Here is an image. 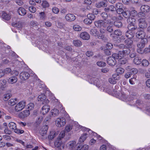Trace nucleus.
<instances>
[{"label": "nucleus", "mask_w": 150, "mask_h": 150, "mask_svg": "<svg viewBox=\"0 0 150 150\" xmlns=\"http://www.w3.org/2000/svg\"><path fill=\"white\" fill-rule=\"evenodd\" d=\"M80 36V38L84 40H88L90 37L88 34L86 32L81 33Z\"/></svg>", "instance_id": "nucleus-15"}, {"label": "nucleus", "mask_w": 150, "mask_h": 150, "mask_svg": "<svg viewBox=\"0 0 150 150\" xmlns=\"http://www.w3.org/2000/svg\"><path fill=\"white\" fill-rule=\"evenodd\" d=\"M26 104L25 102L24 101H22L19 102L15 106V110L16 112L20 111L25 108Z\"/></svg>", "instance_id": "nucleus-3"}, {"label": "nucleus", "mask_w": 150, "mask_h": 150, "mask_svg": "<svg viewBox=\"0 0 150 150\" xmlns=\"http://www.w3.org/2000/svg\"><path fill=\"white\" fill-rule=\"evenodd\" d=\"M127 21L129 22L130 23L129 24H136V19L134 18L130 17L128 18Z\"/></svg>", "instance_id": "nucleus-38"}, {"label": "nucleus", "mask_w": 150, "mask_h": 150, "mask_svg": "<svg viewBox=\"0 0 150 150\" xmlns=\"http://www.w3.org/2000/svg\"><path fill=\"white\" fill-rule=\"evenodd\" d=\"M112 78L115 80H119L120 77L119 75L117 73L115 74L112 75Z\"/></svg>", "instance_id": "nucleus-56"}, {"label": "nucleus", "mask_w": 150, "mask_h": 150, "mask_svg": "<svg viewBox=\"0 0 150 150\" xmlns=\"http://www.w3.org/2000/svg\"><path fill=\"white\" fill-rule=\"evenodd\" d=\"M122 15L125 18H129L130 16V13L129 11L128 10L125 11L123 13Z\"/></svg>", "instance_id": "nucleus-40"}, {"label": "nucleus", "mask_w": 150, "mask_h": 150, "mask_svg": "<svg viewBox=\"0 0 150 150\" xmlns=\"http://www.w3.org/2000/svg\"><path fill=\"white\" fill-rule=\"evenodd\" d=\"M124 92H120L117 91H116V95L117 97L118 98L120 99H121L125 98V97H122L123 95H124Z\"/></svg>", "instance_id": "nucleus-33"}, {"label": "nucleus", "mask_w": 150, "mask_h": 150, "mask_svg": "<svg viewBox=\"0 0 150 150\" xmlns=\"http://www.w3.org/2000/svg\"><path fill=\"white\" fill-rule=\"evenodd\" d=\"M34 104L33 103H30L27 105V109L29 111L33 110L34 108Z\"/></svg>", "instance_id": "nucleus-47"}, {"label": "nucleus", "mask_w": 150, "mask_h": 150, "mask_svg": "<svg viewBox=\"0 0 150 150\" xmlns=\"http://www.w3.org/2000/svg\"><path fill=\"white\" fill-rule=\"evenodd\" d=\"M30 76V74L26 72H22L20 74L19 77L22 81H25L28 79Z\"/></svg>", "instance_id": "nucleus-8"}, {"label": "nucleus", "mask_w": 150, "mask_h": 150, "mask_svg": "<svg viewBox=\"0 0 150 150\" xmlns=\"http://www.w3.org/2000/svg\"><path fill=\"white\" fill-rule=\"evenodd\" d=\"M54 145L56 147L58 148V149L60 150L63 149L65 146L64 143L59 139H57L55 141Z\"/></svg>", "instance_id": "nucleus-6"}, {"label": "nucleus", "mask_w": 150, "mask_h": 150, "mask_svg": "<svg viewBox=\"0 0 150 150\" xmlns=\"http://www.w3.org/2000/svg\"><path fill=\"white\" fill-rule=\"evenodd\" d=\"M127 28L129 30L133 31L137 28V26L136 24H129Z\"/></svg>", "instance_id": "nucleus-25"}, {"label": "nucleus", "mask_w": 150, "mask_h": 150, "mask_svg": "<svg viewBox=\"0 0 150 150\" xmlns=\"http://www.w3.org/2000/svg\"><path fill=\"white\" fill-rule=\"evenodd\" d=\"M94 24L95 26L98 28L105 27L107 25L106 22L101 20L95 21Z\"/></svg>", "instance_id": "nucleus-5"}, {"label": "nucleus", "mask_w": 150, "mask_h": 150, "mask_svg": "<svg viewBox=\"0 0 150 150\" xmlns=\"http://www.w3.org/2000/svg\"><path fill=\"white\" fill-rule=\"evenodd\" d=\"M148 42V40L146 38L142 39L140 41L138 42L137 44V52L140 54H142L144 52L143 48L145 47L146 44Z\"/></svg>", "instance_id": "nucleus-2"}, {"label": "nucleus", "mask_w": 150, "mask_h": 150, "mask_svg": "<svg viewBox=\"0 0 150 150\" xmlns=\"http://www.w3.org/2000/svg\"><path fill=\"white\" fill-rule=\"evenodd\" d=\"M30 112L29 110H24L21 112L19 115L21 118H24L27 117L29 115Z\"/></svg>", "instance_id": "nucleus-17"}, {"label": "nucleus", "mask_w": 150, "mask_h": 150, "mask_svg": "<svg viewBox=\"0 0 150 150\" xmlns=\"http://www.w3.org/2000/svg\"><path fill=\"white\" fill-rule=\"evenodd\" d=\"M76 143L74 141H72L69 142L68 143V146L70 148L73 149L76 146Z\"/></svg>", "instance_id": "nucleus-32"}, {"label": "nucleus", "mask_w": 150, "mask_h": 150, "mask_svg": "<svg viewBox=\"0 0 150 150\" xmlns=\"http://www.w3.org/2000/svg\"><path fill=\"white\" fill-rule=\"evenodd\" d=\"M17 12L19 15L21 16H24L26 13V10L24 8L21 7L18 8Z\"/></svg>", "instance_id": "nucleus-21"}, {"label": "nucleus", "mask_w": 150, "mask_h": 150, "mask_svg": "<svg viewBox=\"0 0 150 150\" xmlns=\"http://www.w3.org/2000/svg\"><path fill=\"white\" fill-rule=\"evenodd\" d=\"M98 66L100 67H103L106 66L105 63L102 61L98 62L97 63Z\"/></svg>", "instance_id": "nucleus-50"}, {"label": "nucleus", "mask_w": 150, "mask_h": 150, "mask_svg": "<svg viewBox=\"0 0 150 150\" xmlns=\"http://www.w3.org/2000/svg\"><path fill=\"white\" fill-rule=\"evenodd\" d=\"M38 100L39 101L42 102V103L43 104H47L49 103V101L46 99V97L44 94L39 95L38 97Z\"/></svg>", "instance_id": "nucleus-7"}, {"label": "nucleus", "mask_w": 150, "mask_h": 150, "mask_svg": "<svg viewBox=\"0 0 150 150\" xmlns=\"http://www.w3.org/2000/svg\"><path fill=\"white\" fill-rule=\"evenodd\" d=\"M122 35L121 32L119 30H116L114 32V33H111L110 34V36L112 38H114V35H116L117 36L121 35Z\"/></svg>", "instance_id": "nucleus-27"}, {"label": "nucleus", "mask_w": 150, "mask_h": 150, "mask_svg": "<svg viewBox=\"0 0 150 150\" xmlns=\"http://www.w3.org/2000/svg\"><path fill=\"white\" fill-rule=\"evenodd\" d=\"M16 98L11 99L8 101V104L11 105H13L16 104Z\"/></svg>", "instance_id": "nucleus-36"}, {"label": "nucleus", "mask_w": 150, "mask_h": 150, "mask_svg": "<svg viewBox=\"0 0 150 150\" xmlns=\"http://www.w3.org/2000/svg\"><path fill=\"white\" fill-rule=\"evenodd\" d=\"M65 132L64 131H62L61 132L59 135V137L57 139H61L62 138H63L65 135Z\"/></svg>", "instance_id": "nucleus-53"}, {"label": "nucleus", "mask_w": 150, "mask_h": 150, "mask_svg": "<svg viewBox=\"0 0 150 150\" xmlns=\"http://www.w3.org/2000/svg\"><path fill=\"white\" fill-rule=\"evenodd\" d=\"M11 14L10 13H7L4 11L2 12V18L4 20L6 21H9L11 18Z\"/></svg>", "instance_id": "nucleus-11"}, {"label": "nucleus", "mask_w": 150, "mask_h": 150, "mask_svg": "<svg viewBox=\"0 0 150 150\" xmlns=\"http://www.w3.org/2000/svg\"><path fill=\"white\" fill-rule=\"evenodd\" d=\"M4 75L5 74H8L11 72V69L9 68H6L3 71Z\"/></svg>", "instance_id": "nucleus-60"}, {"label": "nucleus", "mask_w": 150, "mask_h": 150, "mask_svg": "<svg viewBox=\"0 0 150 150\" xmlns=\"http://www.w3.org/2000/svg\"><path fill=\"white\" fill-rule=\"evenodd\" d=\"M125 42L126 43V48H129L131 47V45L133 43V41L131 39H127V40L125 41Z\"/></svg>", "instance_id": "nucleus-23"}, {"label": "nucleus", "mask_w": 150, "mask_h": 150, "mask_svg": "<svg viewBox=\"0 0 150 150\" xmlns=\"http://www.w3.org/2000/svg\"><path fill=\"white\" fill-rule=\"evenodd\" d=\"M144 98L146 99H150V94L145 93L143 95Z\"/></svg>", "instance_id": "nucleus-64"}, {"label": "nucleus", "mask_w": 150, "mask_h": 150, "mask_svg": "<svg viewBox=\"0 0 150 150\" xmlns=\"http://www.w3.org/2000/svg\"><path fill=\"white\" fill-rule=\"evenodd\" d=\"M88 134L87 133L83 134L79 139V142L81 143L83 142L88 136Z\"/></svg>", "instance_id": "nucleus-24"}, {"label": "nucleus", "mask_w": 150, "mask_h": 150, "mask_svg": "<svg viewBox=\"0 0 150 150\" xmlns=\"http://www.w3.org/2000/svg\"><path fill=\"white\" fill-rule=\"evenodd\" d=\"M51 115L53 117L58 116L59 114V110L56 109H53L51 110Z\"/></svg>", "instance_id": "nucleus-26"}, {"label": "nucleus", "mask_w": 150, "mask_h": 150, "mask_svg": "<svg viewBox=\"0 0 150 150\" xmlns=\"http://www.w3.org/2000/svg\"><path fill=\"white\" fill-rule=\"evenodd\" d=\"M40 17L41 19H44L45 18V13L44 12H42L40 13Z\"/></svg>", "instance_id": "nucleus-59"}, {"label": "nucleus", "mask_w": 150, "mask_h": 150, "mask_svg": "<svg viewBox=\"0 0 150 150\" xmlns=\"http://www.w3.org/2000/svg\"><path fill=\"white\" fill-rule=\"evenodd\" d=\"M115 8L117 9L123 8V4L120 3H117L115 4Z\"/></svg>", "instance_id": "nucleus-52"}, {"label": "nucleus", "mask_w": 150, "mask_h": 150, "mask_svg": "<svg viewBox=\"0 0 150 150\" xmlns=\"http://www.w3.org/2000/svg\"><path fill=\"white\" fill-rule=\"evenodd\" d=\"M109 82L112 84H115L116 83V81L113 78H110L109 79Z\"/></svg>", "instance_id": "nucleus-62"}, {"label": "nucleus", "mask_w": 150, "mask_h": 150, "mask_svg": "<svg viewBox=\"0 0 150 150\" xmlns=\"http://www.w3.org/2000/svg\"><path fill=\"white\" fill-rule=\"evenodd\" d=\"M29 10L30 12L33 13H35L36 10V8L32 6H30L29 7Z\"/></svg>", "instance_id": "nucleus-54"}, {"label": "nucleus", "mask_w": 150, "mask_h": 150, "mask_svg": "<svg viewBox=\"0 0 150 150\" xmlns=\"http://www.w3.org/2000/svg\"><path fill=\"white\" fill-rule=\"evenodd\" d=\"M130 52V50L127 48L123 50L122 51H119L117 54L114 53L113 54L112 57H113L114 60L115 59H120V58H122L127 56Z\"/></svg>", "instance_id": "nucleus-1"}, {"label": "nucleus", "mask_w": 150, "mask_h": 150, "mask_svg": "<svg viewBox=\"0 0 150 150\" xmlns=\"http://www.w3.org/2000/svg\"><path fill=\"white\" fill-rule=\"evenodd\" d=\"M119 62L121 64H124L127 62V60L125 58H120L119 60Z\"/></svg>", "instance_id": "nucleus-49"}, {"label": "nucleus", "mask_w": 150, "mask_h": 150, "mask_svg": "<svg viewBox=\"0 0 150 150\" xmlns=\"http://www.w3.org/2000/svg\"><path fill=\"white\" fill-rule=\"evenodd\" d=\"M14 131L15 133L18 134H21L24 132L23 130L17 129L16 128L15 129Z\"/></svg>", "instance_id": "nucleus-55"}, {"label": "nucleus", "mask_w": 150, "mask_h": 150, "mask_svg": "<svg viewBox=\"0 0 150 150\" xmlns=\"http://www.w3.org/2000/svg\"><path fill=\"white\" fill-rule=\"evenodd\" d=\"M77 148V149H78V150H88V146L87 145L85 144L81 149H80V147L79 146Z\"/></svg>", "instance_id": "nucleus-46"}, {"label": "nucleus", "mask_w": 150, "mask_h": 150, "mask_svg": "<svg viewBox=\"0 0 150 150\" xmlns=\"http://www.w3.org/2000/svg\"><path fill=\"white\" fill-rule=\"evenodd\" d=\"M101 16L105 20H106L108 17V15L107 14V13L104 12L102 13Z\"/></svg>", "instance_id": "nucleus-58"}, {"label": "nucleus", "mask_w": 150, "mask_h": 150, "mask_svg": "<svg viewBox=\"0 0 150 150\" xmlns=\"http://www.w3.org/2000/svg\"><path fill=\"white\" fill-rule=\"evenodd\" d=\"M73 43L75 46L79 47L82 45V42L79 40H74L73 41Z\"/></svg>", "instance_id": "nucleus-35"}, {"label": "nucleus", "mask_w": 150, "mask_h": 150, "mask_svg": "<svg viewBox=\"0 0 150 150\" xmlns=\"http://www.w3.org/2000/svg\"><path fill=\"white\" fill-rule=\"evenodd\" d=\"M87 17L88 19L91 20L92 21L95 18V16L93 14L89 13L87 15Z\"/></svg>", "instance_id": "nucleus-45"}, {"label": "nucleus", "mask_w": 150, "mask_h": 150, "mask_svg": "<svg viewBox=\"0 0 150 150\" xmlns=\"http://www.w3.org/2000/svg\"><path fill=\"white\" fill-rule=\"evenodd\" d=\"M139 27L142 29L146 28L147 24L145 20L143 18H141L139 20Z\"/></svg>", "instance_id": "nucleus-9"}, {"label": "nucleus", "mask_w": 150, "mask_h": 150, "mask_svg": "<svg viewBox=\"0 0 150 150\" xmlns=\"http://www.w3.org/2000/svg\"><path fill=\"white\" fill-rule=\"evenodd\" d=\"M4 131L5 134H10L12 132L11 131L9 130L8 127H5Z\"/></svg>", "instance_id": "nucleus-57"}, {"label": "nucleus", "mask_w": 150, "mask_h": 150, "mask_svg": "<svg viewBox=\"0 0 150 150\" xmlns=\"http://www.w3.org/2000/svg\"><path fill=\"white\" fill-rule=\"evenodd\" d=\"M17 81V78L16 77H13L9 78L8 80V82L11 84H13L16 83Z\"/></svg>", "instance_id": "nucleus-28"}, {"label": "nucleus", "mask_w": 150, "mask_h": 150, "mask_svg": "<svg viewBox=\"0 0 150 150\" xmlns=\"http://www.w3.org/2000/svg\"><path fill=\"white\" fill-rule=\"evenodd\" d=\"M134 63L136 64H139L141 63V59L138 57H135L133 61Z\"/></svg>", "instance_id": "nucleus-39"}, {"label": "nucleus", "mask_w": 150, "mask_h": 150, "mask_svg": "<svg viewBox=\"0 0 150 150\" xmlns=\"http://www.w3.org/2000/svg\"><path fill=\"white\" fill-rule=\"evenodd\" d=\"M90 33L93 35L96 36L98 34V32L96 28H94L91 30Z\"/></svg>", "instance_id": "nucleus-30"}, {"label": "nucleus", "mask_w": 150, "mask_h": 150, "mask_svg": "<svg viewBox=\"0 0 150 150\" xmlns=\"http://www.w3.org/2000/svg\"><path fill=\"white\" fill-rule=\"evenodd\" d=\"M141 11L144 13H146L149 12V7L147 5H142L141 7Z\"/></svg>", "instance_id": "nucleus-20"}, {"label": "nucleus", "mask_w": 150, "mask_h": 150, "mask_svg": "<svg viewBox=\"0 0 150 150\" xmlns=\"http://www.w3.org/2000/svg\"><path fill=\"white\" fill-rule=\"evenodd\" d=\"M48 128V127L47 125L43 126L41 128L40 130V133L41 135L43 136L45 134Z\"/></svg>", "instance_id": "nucleus-14"}, {"label": "nucleus", "mask_w": 150, "mask_h": 150, "mask_svg": "<svg viewBox=\"0 0 150 150\" xmlns=\"http://www.w3.org/2000/svg\"><path fill=\"white\" fill-rule=\"evenodd\" d=\"M107 62L109 65L112 66L115 65L116 63V61L114 59L113 57H108Z\"/></svg>", "instance_id": "nucleus-16"}, {"label": "nucleus", "mask_w": 150, "mask_h": 150, "mask_svg": "<svg viewBox=\"0 0 150 150\" xmlns=\"http://www.w3.org/2000/svg\"><path fill=\"white\" fill-rule=\"evenodd\" d=\"M136 77L137 76L136 75H134L133 76V78L129 79V82L131 84L133 85L135 84V82L136 81Z\"/></svg>", "instance_id": "nucleus-41"}, {"label": "nucleus", "mask_w": 150, "mask_h": 150, "mask_svg": "<svg viewBox=\"0 0 150 150\" xmlns=\"http://www.w3.org/2000/svg\"><path fill=\"white\" fill-rule=\"evenodd\" d=\"M65 18L67 21L72 22L74 21L75 20L76 17L73 14L69 13L66 15Z\"/></svg>", "instance_id": "nucleus-10"}, {"label": "nucleus", "mask_w": 150, "mask_h": 150, "mask_svg": "<svg viewBox=\"0 0 150 150\" xmlns=\"http://www.w3.org/2000/svg\"><path fill=\"white\" fill-rule=\"evenodd\" d=\"M52 12L55 14L58 13L59 12V9L57 7H54L52 8Z\"/></svg>", "instance_id": "nucleus-61"}, {"label": "nucleus", "mask_w": 150, "mask_h": 150, "mask_svg": "<svg viewBox=\"0 0 150 150\" xmlns=\"http://www.w3.org/2000/svg\"><path fill=\"white\" fill-rule=\"evenodd\" d=\"M4 139L6 141H9L11 139V138L9 135H5L3 136Z\"/></svg>", "instance_id": "nucleus-63"}, {"label": "nucleus", "mask_w": 150, "mask_h": 150, "mask_svg": "<svg viewBox=\"0 0 150 150\" xmlns=\"http://www.w3.org/2000/svg\"><path fill=\"white\" fill-rule=\"evenodd\" d=\"M149 64V62L146 59H143L142 61V64L144 66H147Z\"/></svg>", "instance_id": "nucleus-51"}, {"label": "nucleus", "mask_w": 150, "mask_h": 150, "mask_svg": "<svg viewBox=\"0 0 150 150\" xmlns=\"http://www.w3.org/2000/svg\"><path fill=\"white\" fill-rule=\"evenodd\" d=\"M50 110L49 106L47 105H44L41 108V112L43 115H45Z\"/></svg>", "instance_id": "nucleus-12"}, {"label": "nucleus", "mask_w": 150, "mask_h": 150, "mask_svg": "<svg viewBox=\"0 0 150 150\" xmlns=\"http://www.w3.org/2000/svg\"><path fill=\"white\" fill-rule=\"evenodd\" d=\"M137 15V12L135 10H132L130 13V16L134 18L136 17Z\"/></svg>", "instance_id": "nucleus-43"}, {"label": "nucleus", "mask_w": 150, "mask_h": 150, "mask_svg": "<svg viewBox=\"0 0 150 150\" xmlns=\"http://www.w3.org/2000/svg\"><path fill=\"white\" fill-rule=\"evenodd\" d=\"M146 35V33L142 30L137 32L136 33V37L139 38L143 39L144 38Z\"/></svg>", "instance_id": "nucleus-13"}, {"label": "nucleus", "mask_w": 150, "mask_h": 150, "mask_svg": "<svg viewBox=\"0 0 150 150\" xmlns=\"http://www.w3.org/2000/svg\"><path fill=\"white\" fill-rule=\"evenodd\" d=\"M41 5L44 8H48L50 6L49 4L46 1H42Z\"/></svg>", "instance_id": "nucleus-37"}, {"label": "nucleus", "mask_w": 150, "mask_h": 150, "mask_svg": "<svg viewBox=\"0 0 150 150\" xmlns=\"http://www.w3.org/2000/svg\"><path fill=\"white\" fill-rule=\"evenodd\" d=\"M134 33L133 31L128 30L125 34L126 36L128 38V39H131L132 38L134 35Z\"/></svg>", "instance_id": "nucleus-18"}, {"label": "nucleus", "mask_w": 150, "mask_h": 150, "mask_svg": "<svg viewBox=\"0 0 150 150\" xmlns=\"http://www.w3.org/2000/svg\"><path fill=\"white\" fill-rule=\"evenodd\" d=\"M66 123V121L63 117L58 118L56 121V124L58 127H62L64 126Z\"/></svg>", "instance_id": "nucleus-4"}, {"label": "nucleus", "mask_w": 150, "mask_h": 150, "mask_svg": "<svg viewBox=\"0 0 150 150\" xmlns=\"http://www.w3.org/2000/svg\"><path fill=\"white\" fill-rule=\"evenodd\" d=\"M116 10L115 7L112 5H110L108 7L105 8L104 10L106 12H108L110 11H115Z\"/></svg>", "instance_id": "nucleus-22"}, {"label": "nucleus", "mask_w": 150, "mask_h": 150, "mask_svg": "<svg viewBox=\"0 0 150 150\" xmlns=\"http://www.w3.org/2000/svg\"><path fill=\"white\" fill-rule=\"evenodd\" d=\"M73 28L75 31H80L81 30L82 27L79 25L76 24L73 25Z\"/></svg>", "instance_id": "nucleus-31"}, {"label": "nucleus", "mask_w": 150, "mask_h": 150, "mask_svg": "<svg viewBox=\"0 0 150 150\" xmlns=\"http://www.w3.org/2000/svg\"><path fill=\"white\" fill-rule=\"evenodd\" d=\"M84 23L86 25H90L91 24L92 21L88 18L85 19L84 20Z\"/></svg>", "instance_id": "nucleus-48"}, {"label": "nucleus", "mask_w": 150, "mask_h": 150, "mask_svg": "<svg viewBox=\"0 0 150 150\" xmlns=\"http://www.w3.org/2000/svg\"><path fill=\"white\" fill-rule=\"evenodd\" d=\"M107 5V3L103 1L98 2L96 5V7L98 8L106 7Z\"/></svg>", "instance_id": "nucleus-19"}, {"label": "nucleus", "mask_w": 150, "mask_h": 150, "mask_svg": "<svg viewBox=\"0 0 150 150\" xmlns=\"http://www.w3.org/2000/svg\"><path fill=\"white\" fill-rule=\"evenodd\" d=\"M116 73L118 74L121 75L125 71V69L121 67L117 68L116 70Z\"/></svg>", "instance_id": "nucleus-34"}, {"label": "nucleus", "mask_w": 150, "mask_h": 150, "mask_svg": "<svg viewBox=\"0 0 150 150\" xmlns=\"http://www.w3.org/2000/svg\"><path fill=\"white\" fill-rule=\"evenodd\" d=\"M8 127L11 129L14 130L16 128V125L13 122H10L8 124Z\"/></svg>", "instance_id": "nucleus-29"}, {"label": "nucleus", "mask_w": 150, "mask_h": 150, "mask_svg": "<svg viewBox=\"0 0 150 150\" xmlns=\"http://www.w3.org/2000/svg\"><path fill=\"white\" fill-rule=\"evenodd\" d=\"M11 96V95L9 93H7L4 95L3 99L4 101H7Z\"/></svg>", "instance_id": "nucleus-44"}, {"label": "nucleus", "mask_w": 150, "mask_h": 150, "mask_svg": "<svg viewBox=\"0 0 150 150\" xmlns=\"http://www.w3.org/2000/svg\"><path fill=\"white\" fill-rule=\"evenodd\" d=\"M114 25L117 27H120L122 25V23L119 20H117L114 22Z\"/></svg>", "instance_id": "nucleus-42"}]
</instances>
